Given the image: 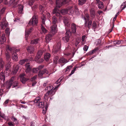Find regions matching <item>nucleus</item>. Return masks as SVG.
<instances>
[{"mask_svg": "<svg viewBox=\"0 0 126 126\" xmlns=\"http://www.w3.org/2000/svg\"><path fill=\"white\" fill-rule=\"evenodd\" d=\"M11 63V62H7V64L5 66V70L7 71L11 67V65H10Z\"/></svg>", "mask_w": 126, "mask_h": 126, "instance_id": "33", "label": "nucleus"}, {"mask_svg": "<svg viewBox=\"0 0 126 126\" xmlns=\"http://www.w3.org/2000/svg\"><path fill=\"white\" fill-rule=\"evenodd\" d=\"M85 37V36H83L82 37L81 40L82 41H84Z\"/></svg>", "mask_w": 126, "mask_h": 126, "instance_id": "64", "label": "nucleus"}, {"mask_svg": "<svg viewBox=\"0 0 126 126\" xmlns=\"http://www.w3.org/2000/svg\"><path fill=\"white\" fill-rule=\"evenodd\" d=\"M20 106L22 108H27V106H25L24 105H23L22 104H20Z\"/></svg>", "mask_w": 126, "mask_h": 126, "instance_id": "59", "label": "nucleus"}, {"mask_svg": "<svg viewBox=\"0 0 126 126\" xmlns=\"http://www.w3.org/2000/svg\"><path fill=\"white\" fill-rule=\"evenodd\" d=\"M4 63L2 59L0 60V69L4 67Z\"/></svg>", "mask_w": 126, "mask_h": 126, "instance_id": "36", "label": "nucleus"}, {"mask_svg": "<svg viewBox=\"0 0 126 126\" xmlns=\"http://www.w3.org/2000/svg\"><path fill=\"white\" fill-rule=\"evenodd\" d=\"M1 117L6 120H8V117L5 116L4 113L0 112V119Z\"/></svg>", "mask_w": 126, "mask_h": 126, "instance_id": "27", "label": "nucleus"}, {"mask_svg": "<svg viewBox=\"0 0 126 126\" xmlns=\"http://www.w3.org/2000/svg\"><path fill=\"white\" fill-rule=\"evenodd\" d=\"M9 101V99L6 100L5 101V102H4V103H3V105H6V104H7L8 103Z\"/></svg>", "mask_w": 126, "mask_h": 126, "instance_id": "55", "label": "nucleus"}, {"mask_svg": "<svg viewBox=\"0 0 126 126\" xmlns=\"http://www.w3.org/2000/svg\"><path fill=\"white\" fill-rule=\"evenodd\" d=\"M0 79L1 80L3 81V83L5 81V77L4 74L2 72H1L0 76Z\"/></svg>", "mask_w": 126, "mask_h": 126, "instance_id": "32", "label": "nucleus"}, {"mask_svg": "<svg viewBox=\"0 0 126 126\" xmlns=\"http://www.w3.org/2000/svg\"><path fill=\"white\" fill-rule=\"evenodd\" d=\"M54 34H53L52 33H50L47 35L46 37V42L47 43H48L51 39L52 37Z\"/></svg>", "mask_w": 126, "mask_h": 126, "instance_id": "15", "label": "nucleus"}, {"mask_svg": "<svg viewBox=\"0 0 126 126\" xmlns=\"http://www.w3.org/2000/svg\"><path fill=\"white\" fill-rule=\"evenodd\" d=\"M57 25L53 24L50 27V32L53 34H54L57 32Z\"/></svg>", "mask_w": 126, "mask_h": 126, "instance_id": "14", "label": "nucleus"}, {"mask_svg": "<svg viewBox=\"0 0 126 126\" xmlns=\"http://www.w3.org/2000/svg\"><path fill=\"white\" fill-rule=\"evenodd\" d=\"M37 77V76H35L33 77L31 79V80L32 81H35V79Z\"/></svg>", "mask_w": 126, "mask_h": 126, "instance_id": "46", "label": "nucleus"}, {"mask_svg": "<svg viewBox=\"0 0 126 126\" xmlns=\"http://www.w3.org/2000/svg\"><path fill=\"white\" fill-rule=\"evenodd\" d=\"M15 77H12L10 79V81L7 83L5 86L7 89H9L11 86H13V88L17 86L18 83L17 81H15Z\"/></svg>", "mask_w": 126, "mask_h": 126, "instance_id": "4", "label": "nucleus"}, {"mask_svg": "<svg viewBox=\"0 0 126 126\" xmlns=\"http://www.w3.org/2000/svg\"><path fill=\"white\" fill-rule=\"evenodd\" d=\"M51 57L50 54L48 53H46L44 56V58L46 61H47Z\"/></svg>", "mask_w": 126, "mask_h": 126, "instance_id": "24", "label": "nucleus"}, {"mask_svg": "<svg viewBox=\"0 0 126 126\" xmlns=\"http://www.w3.org/2000/svg\"><path fill=\"white\" fill-rule=\"evenodd\" d=\"M18 2V0H10L9 3L13 6V8H15Z\"/></svg>", "mask_w": 126, "mask_h": 126, "instance_id": "16", "label": "nucleus"}, {"mask_svg": "<svg viewBox=\"0 0 126 126\" xmlns=\"http://www.w3.org/2000/svg\"><path fill=\"white\" fill-rule=\"evenodd\" d=\"M60 85V84L58 85L54 89H53V86L52 85H50V84L47 86L45 88V90H48V91L44 96V99L47 100L49 97H50V96H52L55 94L56 90Z\"/></svg>", "mask_w": 126, "mask_h": 126, "instance_id": "2", "label": "nucleus"}, {"mask_svg": "<svg viewBox=\"0 0 126 126\" xmlns=\"http://www.w3.org/2000/svg\"><path fill=\"white\" fill-rule=\"evenodd\" d=\"M43 52L41 50H39L37 55L35 57V60L38 63H40L44 61L43 58H41Z\"/></svg>", "mask_w": 126, "mask_h": 126, "instance_id": "5", "label": "nucleus"}, {"mask_svg": "<svg viewBox=\"0 0 126 126\" xmlns=\"http://www.w3.org/2000/svg\"><path fill=\"white\" fill-rule=\"evenodd\" d=\"M0 25L1 29H4L5 27L8 26L7 22L5 18H4L2 19Z\"/></svg>", "mask_w": 126, "mask_h": 126, "instance_id": "11", "label": "nucleus"}, {"mask_svg": "<svg viewBox=\"0 0 126 126\" xmlns=\"http://www.w3.org/2000/svg\"><path fill=\"white\" fill-rule=\"evenodd\" d=\"M98 50V48H95L94 50H92L93 53H95Z\"/></svg>", "mask_w": 126, "mask_h": 126, "instance_id": "52", "label": "nucleus"}, {"mask_svg": "<svg viewBox=\"0 0 126 126\" xmlns=\"http://www.w3.org/2000/svg\"><path fill=\"white\" fill-rule=\"evenodd\" d=\"M52 23L53 24L57 25V18L55 16L52 18Z\"/></svg>", "mask_w": 126, "mask_h": 126, "instance_id": "30", "label": "nucleus"}, {"mask_svg": "<svg viewBox=\"0 0 126 126\" xmlns=\"http://www.w3.org/2000/svg\"><path fill=\"white\" fill-rule=\"evenodd\" d=\"M41 100L40 97H37L33 101L34 103V104L38 106L39 107L43 108L44 107V103L42 101H41Z\"/></svg>", "mask_w": 126, "mask_h": 126, "instance_id": "6", "label": "nucleus"}, {"mask_svg": "<svg viewBox=\"0 0 126 126\" xmlns=\"http://www.w3.org/2000/svg\"><path fill=\"white\" fill-rule=\"evenodd\" d=\"M20 80L23 83H24L27 81L28 79L25 77V74L23 73L20 75Z\"/></svg>", "mask_w": 126, "mask_h": 126, "instance_id": "13", "label": "nucleus"}, {"mask_svg": "<svg viewBox=\"0 0 126 126\" xmlns=\"http://www.w3.org/2000/svg\"><path fill=\"white\" fill-rule=\"evenodd\" d=\"M39 40V39L38 38L32 40L31 41V44L32 45L36 44L38 43V41Z\"/></svg>", "mask_w": 126, "mask_h": 126, "instance_id": "28", "label": "nucleus"}, {"mask_svg": "<svg viewBox=\"0 0 126 126\" xmlns=\"http://www.w3.org/2000/svg\"><path fill=\"white\" fill-rule=\"evenodd\" d=\"M61 48V44L60 42L58 43L56 46L55 50L56 52L60 50Z\"/></svg>", "mask_w": 126, "mask_h": 126, "instance_id": "25", "label": "nucleus"}, {"mask_svg": "<svg viewBox=\"0 0 126 126\" xmlns=\"http://www.w3.org/2000/svg\"><path fill=\"white\" fill-rule=\"evenodd\" d=\"M63 22L64 24L65 27H70V22L68 18L67 17H64Z\"/></svg>", "mask_w": 126, "mask_h": 126, "instance_id": "12", "label": "nucleus"}, {"mask_svg": "<svg viewBox=\"0 0 126 126\" xmlns=\"http://www.w3.org/2000/svg\"><path fill=\"white\" fill-rule=\"evenodd\" d=\"M27 49L28 51L31 54L33 52L34 50V47L32 45L28 46Z\"/></svg>", "mask_w": 126, "mask_h": 126, "instance_id": "21", "label": "nucleus"}, {"mask_svg": "<svg viewBox=\"0 0 126 126\" xmlns=\"http://www.w3.org/2000/svg\"><path fill=\"white\" fill-rule=\"evenodd\" d=\"M48 2L49 3L51 4H52L53 2L52 0H48Z\"/></svg>", "mask_w": 126, "mask_h": 126, "instance_id": "63", "label": "nucleus"}, {"mask_svg": "<svg viewBox=\"0 0 126 126\" xmlns=\"http://www.w3.org/2000/svg\"><path fill=\"white\" fill-rule=\"evenodd\" d=\"M42 19V24L41 25V29L42 31L44 33H46L47 32V30L43 25V24H45V21L46 19V18L45 16L44 15H43L41 17Z\"/></svg>", "mask_w": 126, "mask_h": 126, "instance_id": "10", "label": "nucleus"}, {"mask_svg": "<svg viewBox=\"0 0 126 126\" xmlns=\"http://www.w3.org/2000/svg\"><path fill=\"white\" fill-rule=\"evenodd\" d=\"M6 56V59L7 62H10V61L11 60V57L9 53H7L5 54Z\"/></svg>", "mask_w": 126, "mask_h": 126, "instance_id": "31", "label": "nucleus"}, {"mask_svg": "<svg viewBox=\"0 0 126 126\" xmlns=\"http://www.w3.org/2000/svg\"><path fill=\"white\" fill-rule=\"evenodd\" d=\"M33 29V28L32 27L29 29L28 30L26 29L25 31V37L26 40L28 39L29 34L32 32Z\"/></svg>", "mask_w": 126, "mask_h": 126, "instance_id": "17", "label": "nucleus"}, {"mask_svg": "<svg viewBox=\"0 0 126 126\" xmlns=\"http://www.w3.org/2000/svg\"><path fill=\"white\" fill-rule=\"evenodd\" d=\"M79 4L82 5L84 4L86 2H84L83 0H79Z\"/></svg>", "mask_w": 126, "mask_h": 126, "instance_id": "41", "label": "nucleus"}, {"mask_svg": "<svg viewBox=\"0 0 126 126\" xmlns=\"http://www.w3.org/2000/svg\"><path fill=\"white\" fill-rule=\"evenodd\" d=\"M38 16L36 15L33 16L29 22L27 26L32 25L33 26L34 25H36L38 23Z\"/></svg>", "mask_w": 126, "mask_h": 126, "instance_id": "8", "label": "nucleus"}, {"mask_svg": "<svg viewBox=\"0 0 126 126\" xmlns=\"http://www.w3.org/2000/svg\"><path fill=\"white\" fill-rule=\"evenodd\" d=\"M26 71V72H29L31 70V67L29 63H28L25 65Z\"/></svg>", "mask_w": 126, "mask_h": 126, "instance_id": "23", "label": "nucleus"}, {"mask_svg": "<svg viewBox=\"0 0 126 126\" xmlns=\"http://www.w3.org/2000/svg\"><path fill=\"white\" fill-rule=\"evenodd\" d=\"M6 41L5 35V34H2L0 39V43L2 44Z\"/></svg>", "mask_w": 126, "mask_h": 126, "instance_id": "22", "label": "nucleus"}, {"mask_svg": "<svg viewBox=\"0 0 126 126\" xmlns=\"http://www.w3.org/2000/svg\"><path fill=\"white\" fill-rule=\"evenodd\" d=\"M126 2H124L122 3V10L124 9L126 7Z\"/></svg>", "mask_w": 126, "mask_h": 126, "instance_id": "44", "label": "nucleus"}, {"mask_svg": "<svg viewBox=\"0 0 126 126\" xmlns=\"http://www.w3.org/2000/svg\"><path fill=\"white\" fill-rule=\"evenodd\" d=\"M39 9L41 10V11L43 12L44 9L43 6L41 5H40L39 6Z\"/></svg>", "mask_w": 126, "mask_h": 126, "instance_id": "49", "label": "nucleus"}, {"mask_svg": "<svg viewBox=\"0 0 126 126\" xmlns=\"http://www.w3.org/2000/svg\"><path fill=\"white\" fill-rule=\"evenodd\" d=\"M90 16L89 14L86 13L84 17V19L85 20L84 24L85 27H88L89 29H90L92 24V20L95 17V11L93 9H91L90 11Z\"/></svg>", "mask_w": 126, "mask_h": 126, "instance_id": "1", "label": "nucleus"}, {"mask_svg": "<svg viewBox=\"0 0 126 126\" xmlns=\"http://www.w3.org/2000/svg\"><path fill=\"white\" fill-rule=\"evenodd\" d=\"M66 35L63 37V40L65 43L68 42L69 38L71 35V32L70 30H68L65 33Z\"/></svg>", "mask_w": 126, "mask_h": 126, "instance_id": "9", "label": "nucleus"}, {"mask_svg": "<svg viewBox=\"0 0 126 126\" xmlns=\"http://www.w3.org/2000/svg\"><path fill=\"white\" fill-rule=\"evenodd\" d=\"M97 26V24L95 22V21H93L92 24V27L93 29H94V31H95V29L96 28Z\"/></svg>", "mask_w": 126, "mask_h": 126, "instance_id": "42", "label": "nucleus"}, {"mask_svg": "<svg viewBox=\"0 0 126 126\" xmlns=\"http://www.w3.org/2000/svg\"><path fill=\"white\" fill-rule=\"evenodd\" d=\"M5 32L7 34H9L10 33L9 29L8 28H6L5 30Z\"/></svg>", "mask_w": 126, "mask_h": 126, "instance_id": "47", "label": "nucleus"}, {"mask_svg": "<svg viewBox=\"0 0 126 126\" xmlns=\"http://www.w3.org/2000/svg\"><path fill=\"white\" fill-rule=\"evenodd\" d=\"M8 124L10 126H14V124H13V122H9L8 123Z\"/></svg>", "mask_w": 126, "mask_h": 126, "instance_id": "51", "label": "nucleus"}, {"mask_svg": "<svg viewBox=\"0 0 126 126\" xmlns=\"http://www.w3.org/2000/svg\"><path fill=\"white\" fill-rule=\"evenodd\" d=\"M72 67V66L71 65L68 66L65 69L63 70V71H65V72L69 71Z\"/></svg>", "mask_w": 126, "mask_h": 126, "instance_id": "40", "label": "nucleus"}, {"mask_svg": "<svg viewBox=\"0 0 126 126\" xmlns=\"http://www.w3.org/2000/svg\"><path fill=\"white\" fill-rule=\"evenodd\" d=\"M71 1V0H56V7L60 8L63 4H68Z\"/></svg>", "mask_w": 126, "mask_h": 126, "instance_id": "7", "label": "nucleus"}, {"mask_svg": "<svg viewBox=\"0 0 126 126\" xmlns=\"http://www.w3.org/2000/svg\"><path fill=\"white\" fill-rule=\"evenodd\" d=\"M28 60L27 61V62L29 61V60L30 61H32L33 60V59L32 57H30L28 59Z\"/></svg>", "mask_w": 126, "mask_h": 126, "instance_id": "56", "label": "nucleus"}, {"mask_svg": "<svg viewBox=\"0 0 126 126\" xmlns=\"http://www.w3.org/2000/svg\"><path fill=\"white\" fill-rule=\"evenodd\" d=\"M38 70L37 68H34L32 70L33 73H37L38 71Z\"/></svg>", "mask_w": 126, "mask_h": 126, "instance_id": "45", "label": "nucleus"}, {"mask_svg": "<svg viewBox=\"0 0 126 126\" xmlns=\"http://www.w3.org/2000/svg\"><path fill=\"white\" fill-rule=\"evenodd\" d=\"M88 48V47L86 45H85L83 47V50L84 51H86Z\"/></svg>", "mask_w": 126, "mask_h": 126, "instance_id": "48", "label": "nucleus"}, {"mask_svg": "<svg viewBox=\"0 0 126 126\" xmlns=\"http://www.w3.org/2000/svg\"><path fill=\"white\" fill-rule=\"evenodd\" d=\"M59 63L63 64V65L68 62L67 60L63 57L60 58L58 60Z\"/></svg>", "mask_w": 126, "mask_h": 126, "instance_id": "18", "label": "nucleus"}, {"mask_svg": "<svg viewBox=\"0 0 126 126\" xmlns=\"http://www.w3.org/2000/svg\"><path fill=\"white\" fill-rule=\"evenodd\" d=\"M48 73V72L46 69L40 71L38 75L39 77H41L43 74L47 75Z\"/></svg>", "mask_w": 126, "mask_h": 126, "instance_id": "19", "label": "nucleus"}, {"mask_svg": "<svg viewBox=\"0 0 126 126\" xmlns=\"http://www.w3.org/2000/svg\"><path fill=\"white\" fill-rule=\"evenodd\" d=\"M20 67V66L19 65H17L15 67L14 71V73L15 74L16 73Z\"/></svg>", "mask_w": 126, "mask_h": 126, "instance_id": "37", "label": "nucleus"}, {"mask_svg": "<svg viewBox=\"0 0 126 126\" xmlns=\"http://www.w3.org/2000/svg\"><path fill=\"white\" fill-rule=\"evenodd\" d=\"M23 6L22 5H20L19 6L18 9V13L19 14H21L22 13L23 11Z\"/></svg>", "mask_w": 126, "mask_h": 126, "instance_id": "29", "label": "nucleus"}, {"mask_svg": "<svg viewBox=\"0 0 126 126\" xmlns=\"http://www.w3.org/2000/svg\"><path fill=\"white\" fill-rule=\"evenodd\" d=\"M53 11V13L55 14L56 16L59 17V19H61L62 17V16L61 15V13L63 15H64L67 13L68 12V10L66 9H63L61 11L59 10V9L57 8L56 7Z\"/></svg>", "mask_w": 126, "mask_h": 126, "instance_id": "3", "label": "nucleus"}, {"mask_svg": "<svg viewBox=\"0 0 126 126\" xmlns=\"http://www.w3.org/2000/svg\"><path fill=\"white\" fill-rule=\"evenodd\" d=\"M58 59L59 57L58 56H55L53 60L54 63L55 64H57L58 63Z\"/></svg>", "mask_w": 126, "mask_h": 126, "instance_id": "38", "label": "nucleus"}, {"mask_svg": "<svg viewBox=\"0 0 126 126\" xmlns=\"http://www.w3.org/2000/svg\"><path fill=\"white\" fill-rule=\"evenodd\" d=\"M20 51V49H16L15 50V51H14V53H16L18 52L19 51Z\"/></svg>", "mask_w": 126, "mask_h": 126, "instance_id": "61", "label": "nucleus"}, {"mask_svg": "<svg viewBox=\"0 0 126 126\" xmlns=\"http://www.w3.org/2000/svg\"><path fill=\"white\" fill-rule=\"evenodd\" d=\"M49 84L48 83V82H46V83H44L43 84V86H48Z\"/></svg>", "mask_w": 126, "mask_h": 126, "instance_id": "54", "label": "nucleus"}, {"mask_svg": "<svg viewBox=\"0 0 126 126\" xmlns=\"http://www.w3.org/2000/svg\"><path fill=\"white\" fill-rule=\"evenodd\" d=\"M97 4H98V8L99 9H102L104 7L103 6V3L102 2H98V3H97Z\"/></svg>", "mask_w": 126, "mask_h": 126, "instance_id": "34", "label": "nucleus"}, {"mask_svg": "<svg viewBox=\"0 0 126 126\" xmlns=\"http://www.w3.org/2000/svg\"><path fill=\"white\" fill-rule=\"evenodd\" d=\"M14 49V48L12 47H11L9 45H7L6 46V50L7 51H8V50L10 51H12Z\"/></svg>", "mask_w": 126, "mask_h": 126, "instance_id": "35", "label": "nucleus"}, {"mask_svg": "<svg viewBox=\"0 0 126 126\" xmlns=\"http://www.w3.org/2000/svg\"><path fill=\"white\" fill-rule=\"evenodd\" d=\"M3 91V90L1 89L0 90V95H2L3 94L2 92Z\"/></svg>", "mask_w": 126, "mask_h": 126, "instance_id": "57", "label": "nucleus"}, {"mask_svg": "<svg viewBox=\"0 0 126 126\" xmlns=\"http://www.w3.org/2000/svg\"><path fill=\"white\" fill-rule=\"evenodd\" d=\"M31 125L30 126H35V123L33 122H32L31 123Z\"/></svg>", "mask_w": 126, "mask_h": 126, "instance_id": "60", "label": "nucleus"}, {"mask_svg": "<svg viewBox=\"0 0 126 126\" xmlns=\"http://www.w3.org/2000/svg\"><path fill=\"white\" fill-rule=\"evenodd\" d=\"M12 58L14 60L17 61L18 60L17 54L16 53H13L12 54Z\"/></svg>", "mask_w": 126, "mask_h": 126, "instance_id": "26", "label": "nucleus"}, {"mask_svg": "<svg viewBox=\"0 0 126 126\" xmlns=\"http://www.w3.org/2000/svg\"><path fill=\"white\" fill-rule=\"evenodd\" d=\"M3 2L4 4L7 5L8 3V2L7 0H0V4Z\"/></svg>", "mask_w": 126, "mask_h": 126, "instance_id": "43", "label": "nucleus"}, {"mask_svg": "<svg viewBox=\"0 0 126 126\" xmlns=\"http://www.w3.org/2000/svg\"><path fill=\"white\" fill-rule=\"evenodd\" d=\"M28 59H24L20 60L19 62V64L21 65H22L24 64L26 62H27Z\"/></svg>", "mask_w": 126, "mask_h": 126, "instance_id": "39", "label": "nucleus"}, {"mask_svg": "<svg viewBox=\"0 0 126 126\" xmlns=\"http://www.w3.org/2000/svg\"><path fill=\"white\" fill-rule=\"evenodd\" d=\"M75 71L74 70H73L71 71V73L68 75L69 76H70L71 75L73 74L75 72Z\"/></svg>", "mask_w": 126, "mask_h": 126, "instance_id": "58", "label": "nucleus"}, {"mask_svg": "<svg viewBox=\"0 0 126 126\" xmlns=\"http://www.w3.org/2000/svg\"><path fill=\"white\" fill-rule=\"evenodd\" d=\"M62 80V79H58L57 80V81L56 82V84H58Z\"/></svg>", "mask_w": 126, "mask_h": 126, "instance_id": "53", "label": "nucleus"}, {"mask_svg": "<svg viewBox=\"0 0 126 126\" xmlns=\"http://www.w3.org/2000/svg\"><path fill=\"white\" fill-rule=\"evenodd\" d=\"M36 82L35 81H33L32 84V86H34L36 84Z\"/></svg>", "mask_w": 126, "mask_h": 126, "instance_id": "62", "label": "nucleus"}, {"mask_svg": "<svg viewBox=\"0 0 126 126\" xmlns=\"http://www.w3.org/2000/svg\"><path fill=\"white\" fill-rule=\"evenodd\" d=\"M44 67V65H41L39 66L37 68L38 70H41L42 68H43Z\"/></svg>", "mask_w": 126, "mask_h": 126, "instance_id": "50", "label": "nucleus"}, {"mask_svg": "<svg viewBox=\"0 0 126 126\" xmlns=\"http://www.w3.org/2000/svg\"><path fill=\"white\" fill-rule=\"evenodd\" d=\"M71 27L72 32L74 33H76L77 28L76 24L74 23H72L71 25Z\"/></svg>", "mask_w": 126, "mask_h": 126, "instance_id": "20", "label": "nucleus"}]
</instances>
